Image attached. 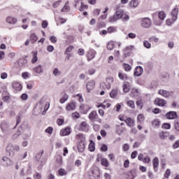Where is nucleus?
I'll use <instances>...</instances> for the list:
<instances>
[{
    "label": "nucleus",
    "instance_id": "f257e3e1",
    "mask_svg": "<svg viewBox=\"0 0 179 179\" xmlns=\"http://www.w3.org/2000/svg\"><path fill=\"white\" fill-rule=\"evenodd\" d=\"M20 150V148L19 145L8 144L6 148V152L8 156L13 157V156H15V152H19Z\"/></svg>",
    "mask_w": 179,
    "mask_h": 179
},
{
    "label": "nucleus",
    "instance_id": "f03ea898",
    "mask_svg": "<svg viewBox=\"0 0 179 179\" xmlns=\"http://www.w3.org/2000/svg\"><path fill=\"white\" fill-rule=\"evenodd\" d=\"M122 16H124V10H117L115 14L110 17V22L111 23L114 22H117V20H120V19H122Z\"/></svg>",
    "mask_w": 179,
    "mask_h": 179
},
{
    "label": "nucleus",
    "instance_id": "7ed1b4c3",
    "mask_svg": "<svg viewBox=\"0 0 179 179\" xmlns=\"http://www.w3.org/2000/svg\"><path fill=\"white\" fill-rule=\"evenodd\" d=\"M141 26L143 27V29H149V27L152 26V20L149 17L141 18Z\"/></svg>",
    "mask_w": 179,
    "mask_h": 179
},
{
    "label": "nucleus",
    "instance_id": "20e7f679",
    "mask_svg": "<svg viewBox=\"0 0 179 179\" xmlns=\"http://www.w3.org/2000/svg\"><path fill=\"white\" fill-rule=\"evenodd\" d=\"M155 104H156V106H159V107H164V106L167 104V101L160 98H156L155 100Z\"/></svg>",
    "mask_w": 179,
    "mask_h": 179
},
{
    "label": "nucleus",
    "instance_id": "39448f33",
    "mask_svg": "<svg viewBox=\"0 0 179 179\" xmlns=\"http://www.w3.org/2000/svg\"><path fill=\"white\" fill-rule=\"evenodd\" d=\"M1 164L8 167V166H12V160L7 157H3L1 160Z\"/></svg>",
    "mask_w": 179,
    "mask_h": 179
},
{
    "label": "nucleus",
    "instance_id": "423d86ee",
    "mask_svg": "<svg viewBox=\"0 0 179 179\" xmlns=\"http://www.w3.org/2000/svg\"><path fill=\"white\" fill-rule=\"evenodd\" d=\"M96 86V83L94 80H92L87 83L86 87L88 92H92L93 89H94V87Z\"/></svg>",
    "mask_w": 179,
    "mask_h": 179
},
{
    "label": "nucleus",
    "instance_id": "0eeeda50",
    "mask_svg": "<svg viewBox=\"0 0 179 179\" xmlns=\"http://www.w3.org/2000/svg\"><path fill=\"white\" fill-rule=\"evenodd\" d=\"M158 93L162 96V97H165V99H169V97L171 96V92L166 90H159Z\"/></svg>",
    "mask_w": 179,
    "mask_h": 179
},
{
    "label": "nucleus",
    "instance_id": "6e6552de",
    "mask_svg": "<svg viewBox=\"0 0 179 179\" xmlns=\"http://www.w3.org/2000/svg\"><path fill=\"white\" fill-rule=\"evenodd\" d=\"M166 117L168 120H176L177 118V112L169 111L166 114Z\"/></svg>",
    "mask_w": 179,
    "mask_h": 179
},
{
    "label": "nucleus",
    "instance_id": "1a4fd4ad",
    "mask_svg": "<svg viewBox=\"0 0 179 179\" xmlns=\"http://www.w3.org/2000/svg\"><path fill=\"white\" fill-rule=\"evenodd\" d=\"M23 134V125H21L15 134L13 135V139H17Z\"/></svg>",
    "mask_w": 179,
    "mask_h": 179
},
{
    "label": "nucleus",
    "instance_id": "9d476101",
    "mask_svg": "<svg viewBox=\"0 0 179 179\" xmlns=\"http://www.w3.org/2000/svg\"><path fill=\"white\" fill-rule=\"evenodd\" d=\"M80 131L87 132L89 131V124L86 122H82L80 124Z\"/></svg>",
    "mask_w": 179,
    "mask_h": 179
},
{
    "label": "nucleus",
    "instance_id": "9b49d317",
    "mask_svg": "<svg viewBox=\"0 0 179 179\" xmlns=\"http://www.w3.org/2000/svg\"><path fill=\"white\" fill-rule=\"evenodd\" d=\"M71 134V128L66 127L60 131V136H66Z\"/></svg>",
    "mask_w": 179,
    "mask_h": 179
},
{
    "label": "nucleus",
    "instance_id": "f8f14e48",
    "mask_svg": "<svg viewBox=\"0 0 179 179\" xmlns=\"http://www.w3.org/2000/svg\"><path fill=\"white\" fill-rule=\"evenodd\" d=\"M143 73V68H142V66H137L134 71V76H141Z\"/></svg>",
    "mask_w": 179,
    "mask_h": 179
},
{
    "label": "nucleus",
    "instance_id": "ddd939ff",
    "mask_svg": "<svg viewBox=\"0 0 179 179\" xmlns=\"http://www.w3.org/2000/svg\"><path fill=\"white\" fill-rule=\"evenodd\" d=\"M76 108V103L75 102H71L67 104L66 109L67 111H73Z\"/></svg>",
    "mask_w": 179,
    "mask_h": 179
},
{
    "label": "nucleus",
    "instance_id": "4468645a",
    "mask_svg": "<svg viewBox=\"0 0 179 179\" xmlns=\"http://www.w3.org/2000/svg\"><path fill=\"white\" fill-rule=\"evenodd\" d=\"M95 57H96V52L94 51V50H90L87 54L88 61H92V59H93V58H94Z\"/></svg>",
    "mask_w": 179,
    "mask_h": 179
},
{
    "label": "nucleus",
    "instance_id": "2eb2a0df",
    "mask_svg": "<svg viewBox=\"0 0 179 179\" xmlns=\"http://www.w3.org/2000/svg\"><path fill=\"white\" fill-rule=\"evenodd\" d=\"M171 16L173 20H177L178 17V8H175L172 10Z\"/></svg>",
    "mask_w": 179,
    "mask_h": 179
},
{
    "label": "nucleus",
    "instance_id": "dca6fc26",
    "mask_svg": "<svg viewBox=\"0 0 179 179\" xmlns=\"http://www.w3.org/2000/svg\"><path fill=\"white\" fill-rule=\"evenodd\" d=\"M76 139H77V141H79V142H83V143H85V141H86V137H85V135L80 133L76 136Z\"/></svg>",
    "mask_w": 179,
    "mask_h": 179
},
{
    "label": "nucleus",
    "instance_id": "f3484780",
    "mask_svg": "<svg viewBox=\"0 0 179 179\" xmlns=\"http://www.w3.org/2000/svg\"><path fill=\"white\" fill-rule=\"evenodd\" d=\"M97 117H99V115H97V112L96 111H92L89 115V118L92 121H96V120L97 119Z\"/></svg>",
    "mask_w": 179,
    "mask_h": 179
},
{
    "label": "nucleus",
    "instance_id": "a211bd4d",
    "mask_svg": "<svg viewBox=\"0 0 179 179\" xmlns=\"http://www.w3.org/2000/svg\"><path fill=\"white\" fill-rule=\"evenodd\" d=\"M7 23H9V24H15V23L17 22V19L13 17H8L6 18Z\"/></svg>",
    "mask_w": 179,
    "mask_h": 179
},
{
    "label": "nucleus",
    "instance_id": "6ab92c4d",
    "mask_svg": "<svg viewBox=\"0 0 179 179\" xmlns=\"http://www.w3.org/2000/svg\"><path fill=\"white\" fill-rule=\"evenodd\" d=\"M78 150L80 153H83V152H85V143L79 142L78 145Z\"/></svg>",
    "mask_w": 179,
    "mask_h": 179
},
{
    "label": "nucleus",
    "instance_id": "aec40b11",
    "mask_svg": "<svg viewBox=\"0 0 179 179\" xmlns=\"http://www.w3.org/2000/svg\"><path fill=\"white\" fill-rule=\"evenodd\" d=\"M100 89L101 90H106V89H107L108 90H109V89H111V85H108L107 83H106L105 82L101 83L100 84Z\"/></svg>",
    "mask_w": 179,
    "mask_h": 179
},
{
    "label": "nucleus",
    "instance_id": "412c9836",
    "mask_svg": "<svg viewBox=\"0 0 179 179\" xmlns=\"http://www.w3.org/2000/svg\"><path fill=\"white\" fill-rule=\"evenodd\" d=\"M131 90V84L129 83H126L123 85V92L124 93H128Z\"/></svg>",
    "mask_w": 179,
    "mask_h": 179
},
{
    "label": "nucleus",
    "instance_id": "4be33fe9",
    "mask_svg": "<svg viewBox=\"0 0 179 179\" xmlns=\"http://www.w3.org/2000/svg\"><path fill=\"white\" fill-rule=\"evenodd\" d=\"M118 96V89L115 88L112 90V91L110 93V96L111 99H115Z\"/></svg>",
    "mask_w": 179,
    "mask_h": 179
},
{
    "label": "nucleus",
    "instance_id": "5701e85b",
    "mask_svg": "<svg viewBox=\"0 0 179 179\" xmlns=\"http://www.w3.org/2000/svg\"><path fill=\"white\" fill-rule=\"evenodd\" d=\"M152 166L155 170L159 167V158L155 157L152 160Z\"/></svg>",
    "mask_w": 179,
    "mask_h": 179
},
{
    "label": "nucleus",
    "instance_id": "b1692460",
    "mask_svg": "<svg viewBox=\"0 0 179 179\" xmlns=\"http://www.w3.org/2000/svg\"><path fill=\"white\" fill-rule=\"evenodd\" d=\"M69 1H66L63 8H62L61 12H69L71 7H69Z\"/></svg>",
    "mask_w": 179,
    "mask_h": 179
},
{
    "label": "nucleus",
    "instance_id": "393cba45",
    "mask_svg": "<svg viewBox=\"0 0 179 179\" xmlns=\"http://www.w3.org/2000/svg\"><path fill=\"white\" fill-rule=\"evenodd\" d=\"M139 94V91L136 89H132L131 92H130V96L131 97H138Z\"/></svg>",
    "mask_w": 179,
    "mask_h": 179
},
{
    "label": "nucleus",
    "instance_id": "a878e982",
    "mask_svg": "<svg viewBox=\"0 0 179 179\" xmlns=\"http://www.w3.org/2000/svg\"><path fill=\"white\" fill-rule=\"evenodd\" d=\"M37 40H38V38L37 37V35H36V34H31L30 36V41L32 44H34V43H36V41H37Z\"/></svg>",
    "mask_w": 179,
    "mask_h": 179
},
{
    "label": "nucleus",
    "instance_id": "bb28decb",
    "mask_svg": "<svg viewBox=\"0 0 179 179\" xmlns=\"http://www.w3.org/2000/svg\"><path fill=\"white\" fill-rule=\"evenodd\" d=\"M130 6H132V8H138V6L139 5V2L138 0H131L129 2Z\"/></svg>",
    "mask_w": 179,
    "mask_h": 179
},
{
    "label": "nucleus",
    "instance_id": "cd10ccee",
    "mask_svg": "<svg viewBox=\"0 0 179 179\" xmlns=\"http://www.w3.org/2000/svg\"><path fill=\"white\" fill-rule=\"evenodd\" d=\"M34 71L36 72V73H42L43 67L41 66V65H38L34 69Z\"/></svg>",
    "mask_w": 179,
    "mask_h": 179
},
{
    "label": "nucleus",
    "instance_id": "c85d7f7f",
    "mask_svg": "<svg viewBox=\"0 0 179 179\" xmlns=\"http://www.w3.org/2000/svg\"><path fill=\"white\" fill-rule=\"evenodd\" d=\"M1 128L2 132H6V131L8 129V124H6V122H1Z\"/></svg>",
    "mask_w": 179,
    "mask_h": 179
},
{
    "label": "nucleus",
    "instance_id": "c756f323",
    "mask_svg": "<svg viewBox=\"0 0 179 179\" xmlns=\"http://www.w3.org/2000/svg\"><path fill=\"white\" fill-rule=\"evenodd\" d=\"M33 54V58L31 59L32 64H36L37 61L38 60V58L37 57V52H32Z\"/></svg>",
    "mask_w": 179,
    "mask_h": 179
},
{
    "label": "nucleus",
    "instance_id": "7c9ffc66",
    "mask_svg": "<svg viewBox=\"0 0 179 179\" xmlns=\"http://www.w3.org/2000/svg\"><path fill=\"white\" fill-rule=\"evenodd\" d=\"M68 99H69L68 94H64L63 95V96L59 100L61 104H64V103H65V101H68Z\"/></svg>",
    "mask_w": 179,
    "mask_h": 179
},
{
    "label": "nucleus",
    "instance_id": "2f4dec72",
    "mask_svg": "<svg viewBox=\"0 0 179 179\" xmlns=\"http://www.w3.org/2000/svg\"><path fill=\"white\" fill-rule=\"evenodd\" d=\"M152 125L155 128H158V127L160 126V121H159L158 119H155L154 121H152Z\"/></svg>",
    "mask_w": 179,
    "mask_h": 179
},
{
    "label": "nucleus",
    "instance_id": "473e14b6",
    "mask_svg": "<svg viewBox=\"0 0 179 179\" xmlns=\"http://www.w3.org/2000/svg\"><path fill=\"white\" fill-rule=\"evenodd\" d=\"M87 9H89V6L87 5H85L83 3V2H81L80 8H79V10L80 12H83V10H86Z\"/></svg>",
    "mask_w": 179,
    "mask_h": 179
},
{
    "label": "nucleus",
    "instance_id": "72a5a7b5",
    "mask_svg": "<svg viewBox=\"0 0 179 179\" xmlns=\"http://www.w3.org/2000/svg\"><path fill=\"white\" fill-rule=\"evenodd\" d=\"M101 164L102 166H104V167H108V160H107L106 158L101 159Z\"/></svg>",
    "mask_w": 179,
    "mask_h": 179
},
{
    "label": "nucleus",
    "instance_id": "f704fd0d",
    "mask_svg": "<svg viewBox=\"0 0 179 179\" xmlns=\"http://www.w3.org/2000/svg\"><path fill=\"white\" fill-rule=\"evenodd\" d=\"M126 124H127L128 127H132V122H134V120L131 117H128L126 120H124Z\"/></svg>",
    "mask_w": 179,
    "mask_h": 179
},
{
    "label": "nucleus",
    "instance_id": "c9c22d12",
    "mask_svg": "<svg viewBox=\"0 0 179 179\" xmlns=\"http://www.w3.org/2000/svg\"><path fill=\"white\" fill-rule=\"evenodd\" d=\"M61 73H62V72H61V71H59V69H58V68L54 69L53 75L55 76H61Z\"/></svg>",
    "mask_w": 179,
    "mask_h": 179
},
{
    "label": "nucleus",
    "instance_id": "e433bc0d",
    "mask_svg": "<svg viewBox=\"0 0 179 179\" xmlns=\"http://www.w3.org/2000/svg\"><path fill=\"white\" fill-rule=\"evenodd\" d=\"M158 17L161 20H164V19H166V13H164V12L163 11L159 12L158 14Z\"/></svg>",
    "mask_w": 179,
    "mask_h": 179
},
{
    "label": "nucleus",
    "instance_id": "4c0bfd02",
    "mask_svg": "<svg viewBox=\"0 0 179 179\" xmlns=\"http://www.w3.org/2000/svg\"><path fill=\"white\" fill-rule=\"evenodd\" d=\"M58 173H59V176H66V174H68V172H66V171H65V169H59Z\"/></svg>",
    "mask_w": 179,
    "mask_h": 179
},
{
    "label": "nucleus",
    "instance_id": "58836bf2",
    "mask_svg": "<svg viewBox=\"0 0 179 179\" xmlns=\"http://www.w3.org/2000/svg\"><path fill=\"white\" fill-rule=\"evenodd\" d=\"M174 127H175L176 131H179V118H176L175 120Z\"/></svg>",
    "mask_w": 179,
    "mask_h": 179
},
{
    "label": "nucleus",
    "instance_id": "ea45409f",
    "mask_svg": "<svg viewBox=\"0 0 179 179\" xmlns=\"http://www.w3.org/2000/svg\"><path fill=\"white\" fill-rule=\"evenodd\" d=\"M106 82L108 85L111 86V83H113V82H114V78H113V77H108V78H106Z\"/></svg>",
    "mask_w": 179,
    "mask_h": 179
},
{
    "label": "nucleus",
    "instance_id": "a19ab883",
    "mask_svg": "<svg viewBox=\"0 0 179 179\" xmlns=\"http://www.w3.org/2000/svg\"><path fill=\"white\" fill-rule=\"evenodd\" d=\"M127 106H129V107L131 108H135V102L132 100L128 101Z\"/></svg>",
    "mask_w": 179,
    "mask_h": 179
},
{
    "label": "nucleus",
    "instance_id": "79ce46f5",
    "mask_svg": "<svg viewBox=\"0 0 179 179\" xmlns=\"http://www.w3.org/2000/svg\"><path fill=\"white\" fill-rule=\"evenodd\" d=\"M137 119L139 122H143L145 121V116L143 114H139Z\"/></svg>",
    "mask_w": 179,
    "mask_h": 179
},
{
    "label": "nucleus",
    "instance_id": "37998d69",
    "mask_svg": "<svg viewBox=\"0 0 179 179\" xmlns=\"http://www.w3.org/2000/svg\"><path fill=\"white\" fill-rule=\"evenodd\" d=\"M107 31H108V33H114V32L117 31V29L114 27H109L107 29Z\"/></svg>",
    "mask_w": 179,
    "mask_h": 179
},
{
    "label": "nucleus",
    "instance_id": "c03bdc74",
    "mask_svg": "<svg viewBox=\"0 0 179 179\" xmlns=\"http://www.w3.org/2000/svg\"><path fill=\"white\" fill-rule=\"evenodd\" d=\"M88 149L90 152H94V150H96V147L94 146V143L90 144Z\"/></svg>",
    "mask_w": 179,
    "mask_h": 179
},
{
    "label": "nucleus",
    "instance_id": "a18cd8bd",
    "mask_svg": "<svg viewBox=\"0 0 179 179\" xmlns=\"http://www.w3.org/2000/svg\"><path fill=\"white\" fill-rule=\"evenodd\" d=\"M107 49L111 51V50L114 49V43L113 42H109L107 44Z\"/></svg>",
    "mask_w": 179,
    "mask_h": 179
},
{
    "label": "nucleus",
    "instance_id": "49530a36",
    "mask_svg": "<svg viewBox=\"0 0 179 179\" xmlns=\"http://www.w3.org/2000/svg\"><path fill=\"white\" fill-rule=\"evenodd\" d=\"M162 127L163 129H170L171 128L170 123H164Z\"/></svg>",
    "mask_w": 179,
    "mask_h": 179
},
{
    "label": "nucleus",
    "instance_id": "de8ad7c7",
    "mask_svg": "<svg viewBox=\"0 0 179 179\" xmlns=\"http://www.w3.org/2000/svg\"><path fill=\"white\" fill-rule=\"evenodd\" d=\"M49 40L53 44H55V43H57V37L55 36H50V38H49Z\"/></svg>",
    "mask_w": 179,
    "mask_h": 179
},
{
    "label": "nucleus",
    "instance_id": "09e8293b",
    "mask_svg": "<svg viewBox=\"0 0 179 179\" xmlns=\"http://www.w3.org/2000/svg\"><path fill=\"white\" fill-rule=\"evenodd\" d=\"M43 153H44V151H42L41 152L36 154L35 159L37 162H38V160H40V159H41V157L43 156Z\"/></svg>",
    "mask_w": 179,
    "mask_h": 179
},
{
    "label": "nucleus",
    "instance_id": "8fccbe9b",
    "mask_svg": "<svg viewBox=\"0 0 179 179\" xmlns=\"http://www.w3.org/2000/svg\"><path fill=\"white\" fill-rule=\"evenodd\" d=\"M143 45L145 48H148V49H149V48H150V47H152V45L148 41H143Z\"/></svg>",
    "mask_w": 179,
    "mask_h": 179
},
{
    "label": "nucleus",
    "instance_id": "3c124183",
    "mask_svg": "<svg viewBox=\"0 0 179 179\" xmlns=\"http://www.w3.org/2000/svg\"><path fill=\"white\" fill-rule=\"evenodd\" d=\"M52 131H54V129L49 127L45 130V132H46V134H49V135H51L52 134Z\"/></svg>",
    "mask_w": 179,
    "mask_h": 179
},
{
    "label": "nucleus",
    "instance_id": "603ef678",
    "mask_svg": "<svg viewBox=\"0 0 179 179\" xmlns=\"http://www.w3.org/2000/svg\"><path fill=\"white\" fill-rule=\"evenodd\" d=\"M166 24L167 26H171V24H173L174 23V22H176V20H174V19H168L166 20Z\"/></svg>",
    "mask_w": 179,
    "mask_h": 179
},
{
    "label": "nucleus",
    "instance_id": "864d4df0",
    "mask_svg": "<svg viewBox=\"0 0 179 179\" xmlns=\"http://www.w3.org/2000/svg\"><path fill=\"white\" fill-rule=\"evenodd\" d=\"M41 27L43 29H47V27H48V22H47V20H43L41 24Z\"/></svg>",
    "mask_w": 179,
    "mask_h": 179
},
{
    "label": "nucleus",
    "instance_id": "5fc2aeb1",
    "mask_svg": "<svg viewBox=\"0 0 179 179\" xmlns=\"http://www.w3.org/2000/svg\"><path fill=\"white\" fill-rule=\"evenodd\" d=\"M118 76L121 80H125V79H127V76L124 73H119Z\"/></svg>",
    "mask_w": 179,
    "mask_h": 179
},
{
    "label": "nucleus",
    "instance_id": "6e6d98bb",
    "mask_svg": "<svg viewBox=\"0 0 179 179\" xmlns=\"http://www.w3.org/2000/svg\"><path fill=\"white\" fill-rule=\"evenodd\" d=\"M124 57L127 58V57H129L131 55V51L127 50L126 49L124 50Z\"/></svg>",
    "mask_w": 179,
    "mask_h": 179
},
{
    "label": "nucleus",
    "instance_id": "4d7b16f0",
    "mask_svg": "<svg viewBox=\"0 0 179 179\" xmlns=\"http://www.w3.org/2000/svg\"><path fill=\"white\" fill-rule=\"evenodd\" d=\"M101 152H107L108 150V148L107 147V145L103 144L101 147Z\"/></svg>",
    "mask_w": 179,
    "mask_h": 179
},
{
    "label": "nucleus",
    "instance_id": "13d9d810",
    "mask_svg": "<svg viewBox=\"0 0 179 179\" xmlns=\"http://www.w3.org/2000/svg\"><path fill=\"white\" fill-rule=\"evenodd\" d=\"M92 174L93 176V177L94 178H99V177H100L98 174H99V172L97 171H92Z\"/></svg>",
    "mask_w": 179,
    "mask_h": 179
},
{
    "label": "nucleus",
    "instance_id": "bf43d9fd",
    "mask_svg": "<svg viewBox=\"0 0 179 179\" xmlns=\"http://www.w3.org/2000/svg\"><path fill=\"white\" fill-rule=\"evenodd\" d=\"M122 19H123V20H124L125 22H128V20H129V15L127 14H124V12H123V15L122 17Z\"/></svg>",
    "mask_w": 179,
    "mask_h": 179
},
{
    "label": "nucleus",
    "instance_id": "052dcab7",
    "mask_svg": "<svg viewBox=\"0 0 179 179\" xmlns=\"http://www.w3.org/2000/svg\"><path fill=\"white\" fill-rule=\"evenodd\" d=\"M173 149H178L179 148V140L176 141L172 145Z\"/></svg>",
    "mask_w": 179,
    "mask_h": 179
},
{
    "label": "nucleus",
    "instance_id": "680f3d73",
    "mask_svg": "<svg viewBox=\"0 0 179 179\" xmlns=\"http://www.w3.org/2000/svg\"><path fill=\"white\" fill-rule=\"evenodd\" d=\"M122 150H124V152L129 150V145L128 143H125L122 148Z\"/></svg>",
    "mask_w": 179,
    "mask_h": 179
},
{
    "label": "nucleus",
    "instance_id": "e2e57ef3",
    "mask_svg": "<svg viewBox=\"0 0 179 179\" xmlns=\"http://www.w3.org/2000/svg\"><path fill=\"white\" fill-rule=\"evenodd\" d=\"M124 70L127 71H131V69H132V67L129 64H124Z\"/></svg>",
    "mask_w": 179,
    "mask_h": 179
},
{
    "label": "nucleus",
    "instance_id": "0e129e2a",
    "mask_svg": "<svg viewBox=\"0 0 179 179\" xmlns=\"http://www.w3.org/2000/svg\"><path fill=\"white\" fill-rule=\"evenodd\" d=\"M47 51H48V52H52V51H54V46L49 45L47 47Z\"/></svg>",
    "mask_w": 179,
    "mask_h": 179
},
{
    "label": "nucleus",
    "instance_id": "69168bd1",
    "mask_svg": "<svg viewBox=\"0 0 179 179\" xmlns=\"http://www.w3.org/2000/svg\"><path fill=\"white\" fill-rule=\"evenodd\" d=\"M152 113H153L154 114H159V113H162V110H160V109H159V108H154V109L152 110Z\"/></svg>",
    "mask_w": 179,
    "mask_h": 179
},
{
    "label": "nucleus",
    "instance_id": "338daca9",
    "mask_svg": "<svg viewBox=\"0 0 179 179\" xmlns=\"http://www.w3.org/2000/svg\"><path fill=\"white\" fill-rule=\"evenodd\" d=\"M143 163H149L150 162V157H145L143 159Z\"/></svg>",
    "mask_w": 179,
    "mask_h": 179
},
{
    "label": "nucleus",
    "instance_id": "774afa93",
    "mask_svg": "<svg viewBox=\"0 0 179 179\" xmlns=\"http://www.w3.org/2000/svg\"><path fill=\"white\" fill-rule=\"evenodd\" d=\"M34 178L41 179V174L36 172V174L34 175Z\"/></svg>",
    "mask_w": 179,
    "mask_h": 179
}]
</instances>
